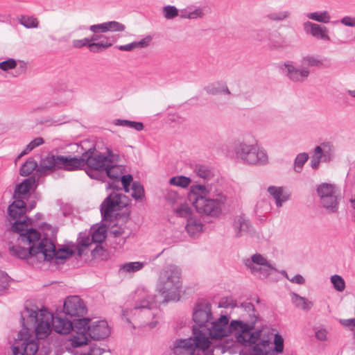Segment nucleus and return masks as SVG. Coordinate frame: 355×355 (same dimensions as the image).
<instances>
[{
    "label": "nucleus",
    "instance_id": "obj_52",
    "mask_svg": "<svg viewBox=\"0 0 355 355\" xmlns=\"http://www.w3.org/2000/svg\"><path fill=\"white\" fill-rule=\"evenodd\" d=\"M274 344L275 347L273 349L271 348L272 354L274 352L282 353L284 350V339L279 334L275 335Z\"/></svg>",
    "mask_w": 355,
    "mask_h": 355
},
{
    "label": "nucleus",
    "instance_id": "obj_44",
    "mask_svg": "<svg viewBox=\"0 0 355 355\" xmlns=\"http://www.w3.org/2000/svg\"><path fill=\"white\" fill-rule=\"evenodd\" d=\"M44 143V139L42 137H37L31 141L25 148V149L18 155L17 159H20L24 155L28 154L33 150L35 148L42 145Z\"/></svg>",
    "mask_w": 355,
    "mask_h": 355
},
{
    "label": "nucleus",
    "instance_id": "obj_56",
    "mask_svg": "<svg viewBox=\"0 0 355 355\" xmlns=\"http://www.w3.org/2000/svg\"><path fill=\"white\" fill-rule=\"evenodd\" d=\"M17 67V62L13 58H9L0 62V69L4 71L13 69Z\"/></svg>",
    "mask_w": 355,
    "mask_h": 355
},
{
    "label": "nucleus",
    "instance_id": "obj_12",
    "mask_svg": "<svg viewBox=\"0 0 355 355\" xmlns=\"http://www.w3.org/2000/svg\"><path fill=\"white\" fill-rule=\"evenodd\" d=\"M317 193L324 208L334 212L338 210V200L334 184L322 183L318 187Z\"/></svg>",
    "mask_w": 355,
    "mask_h": 355
},
{
    "label": "nucleus",
    "instance_id": "obj_13",
    "mask_svg": "<svg viewBox=\"0 0 355 355\" xmlns=\"http://www.w3.org/2000/svg\"><path fill=\"white\" fill-rule=\"evenodd\" d=\"M87 311L83 300L78 295L67 297L63 304L62 313L70 318L84 316Z\"/></svg>",
    "mask_w": 355,
    "mask_h": 355
},
{
    "label": "nucleus",
    "instance_id": "obj_37",
    "mask_svg": "<svg viewBox=\"0 0 355 355\" xmlns=\"http://www.w3.org/2000/svg\"><path fill=\"white\" fill-rule=\"evenodd\" d=\"M114 123L116 125L128 127L137 131H141L144 128V125L141 122L129 121L125 119H116L114 121Z\"/></svg>",
    "mask_w": 355,
    "mask_h": 355
},
{
    "label": "nucleus",
    "instance_id": "obj_2",
    "mask_svg": "<svg viewBox=\"0 0 355 355\" xmlns=\"http://www.w3.org/2000/svg\"><path fill=\"white\" fill-rule=\"evenodd\" d=\"M193 336L177 339L172 347L174 355H207L210 341L205 331L213 319L211 305L207 302L195 304L193 310Z\"/></svg>",
    "mask_w": 355,
    "mask_h": 355
},
{
    "label": "nucleus",
    "instance_id": "obj_5",
    "mask_svg": "<svg viewBox=\"0 0 355 355\" xmlns=\"http://www.w3.org/2000/svg\"><path fill=\"white\" fill-rule=\"evenodd\" d=\"M234 152L236 160L243 164L262 166L268 162L267 153L256 143L239 141L234 145Z\"/></svg>",
    "mask_w": 355,
    "mask_h": 355
},
{
    "label": "nucleus",
    "instance_id": "obj_8",
    "mask_svg": "<svg viewBox=\"0 0 355 355\" xmlns=\"http://www.w3.org/2000/svg\"><path fill=\"white\" fill-rule=\"evenodd\" d=\"M25 312L28 315L30 322L36 325V336L40 339L46 338L51 331L53 314L46 309H41L39 314L37 308L36 309H30L26 307Z\"/></svg>",
    "mask_w": 355,
    "mask_h": 355
},
{
    "label": "nucleus",
    "instance_id": "obj_1",
    "mask_svg": "<svg viewBox=\"0 0 355 355\" xmlns=\"http://www.w3.org/2000/svg\"><path fill=\"white\" fill-rule=\"evenodd\" d=\"M182 286L181 269L173 264L165 266L160 272L156 290L163 299L158 300L157 296L148 295L136 302L135 306L123 310V316H128L130 312L133 315H141L146 318H155L159 312L158 306L161 303L169 301H178Z\"/></svg>",
    "mask_w": 355,
    "mask_h": 355
},
{
    "label": "nucleus",
    "instance_id": "obj_36",
    "mask_svg": "<svg viewBox=\"0 0 355 355\" xmlns=\"http://www.w3.org/2000/svg\"><path fill=\"white\" fill-rule=\"evenodd\" d=\"M71 321H73V329L71 331H87V327L89 326V322L90 321L89 318H85L84 316L73 318H71Z\"/></svg>",
    "mask_w": 355,
    "mask_h": 355
},
{
    "label": "nucleus",
    "instance_id": "obj_35",
    "mask_svg": "<svg viewBox=\"0 0 355 355\" xmlns=\"http://www.w3.org/2000/svg\"><path fill=\"white\" fill-rule=\"evenodd\" d=\"M306 17L309 19L324 24L329 23L331 19L329 12L327 10L322 12H309L306 15Z\"/></svg>",
    "mask_w": 355,
    "mask_h": 355
},
{
    "label": "nucleus",
    "instance_id": "obj_62",
    "mask_svg": "<svg viewBox=\"0 0 355 355\" xmlns=\"http://www.w3.org/2000/svg\"><path fill=\"white\" fill-rule=\"evenodd\" d=\"M338 22H339V21H335L333 23L337 24ZM340 22L346 26L354 27L355 26V17H353L351 16H345L340 20Z\"/></svg>",
    "mask_w": 355,
    "mask_h": 355
},
{
    "label": "nucleus",
    "instance_id": "obj_19",
    "mask_svg": "<svg viewBox=\"0 0 355 355\" xmlns=\"http://www.w3.org/2000/svg\"><path fill=\"white\" fill-rule=\"evenodd\" d=\"M257 318V315L253 314L250 315V320L247 322L238 320H232L228 323V334L230 335L234 332L249 334L250 331L254 329Z\"/></svg>",
    "mask_w": 355,
    "mask_h": 355
},
{
    "label": "nucleus",
    "instance_id": "obj_7",
    "mask_svg": "<svg viewBox=\"0 0 355 355\" xmlns=\"http://www.w3.org/2000/svg\"><path fill=\"white\" fill-rule=\"evenodd\" d=\"M34 183L35 180L33 178H28L17 185L13 195L15 200L8 208V213L11 218L17 219L25 214L26 206L24 199Z\"/></svg>",
    "mask_w": 355,
    "mask_h": 355
},
{
    "label": "nucleus",
    "instance_id": "obj_46",
    "mask_svg": "<svg viewBox=\"0 0 355 355\" xmlns=\"http://www.w3.org/2000/svg\"><path fill=\"white\" fill-rule=\"evenodd\" d=\"M331 282L335 290L339 292H342L345 288V282L344 279L338 275H334L331 277Z\"/></svg>",
    "mask_w": 355,
    "mask_h": 355
},
{
    "label": "nucleus",
    "instance_id": "obj_59",
    "mask_svg": "<svg viewBox=\"0 0 355 355\" xmlns=\"http://www.w3.org/2000/svg\"><path fill=\"white\" fill-rule=\"evenodd\" d=\"M165 199L172 205L179 203L181 200L180 196L175 191H168L165 194Z\"/></svg>",
    "mask_w": 355,
    "mask_h": 355
},
{
    "label": "nucleus",
    "instance_id": "obj_32",
    "mask_svg": "<svg viewBox=\"0 0 355 355\" xmlns=\"http://www.w3.org/2000/svg\"><path fill=\"white\" fill-rule=\"evenodd\" d=\"M293 303L297 307L304 311H309L311 309L313 303L307 300L305 297H301L297 293H293L291 295Z\"/></svg>",
    "mask_w": 355,
    "mask_h": 355
},
{
    "label": "nucleus",
    "instance_id": "obj_48",
    "mask_svg": "<svg viewBox=\"0 0 355 355\" xmlns=\"http://www.w3.org/2000/svg\"><path fill=\"white\" fill-rule=\"evenodd\" d=\"M162 13L166 19H172L179 15L178 9L174 6H166L163 7Z\"/></svg>",
    "mask_w": 355,
    "mask_h": 355
},
{
    "label": "nucleus",
    "instance_id": "obj_10",
    "mask_svg": "<svg viewBox=\"0 0 355 355\" xmlns=\"http://www.w3.org/2000/svg\"><path fill=\"white\" fill-rule=\"evenodd\" d=\"M42 248V259L50 261L54 260L55 263H63L69 259L73 254V251L69 248L63 247L56 249L54 243L50 240H44L40 243Z\"/></svg>",
    "mask_w": 355,
    "mask_h": 355
},
{
    "label": "nucleus",
    "instance_id": "obj_60",
    "mask_svg": "<svg viewBox=\"0 0 355 355\" xmlns=\"http://www.w3.org/2000/svg\"><path fill=\"white\" fill-rule=\"evenodd\" d=\"M270 30L261 29L257 31L255 37L259 41H265L266 40H268V38L270 37Z\"/></svg>",
    "mask_w": 355,
    "mask_h": 355
},
{
    "label": "nucleus",
    "instance_id": "obj_29",
    "mask_svg": "<svg viewBox=\"0 0 355 355\" xmlns=\"http://www.w3.org/2000/svg\"><path fill=\"white\" fill-rule=\"evenodd\" d=\"M152 40L153 37L151 35H147L139 42H133L125 45H120L118 46L117 48L122 51H131L135 49H142L148 46Z\"/></svg>",
    "mask_w": 355,
    "mask_h": 355
},
{
    "label": "nucleus",
    "instance_id": "obj_9",
    "mask_svg": "<svg viewBox=\"0 0 355 355\" xmlns=\"http://www.w3.org/2000/svg\"><path fill=\"white\" fill-rule=\"evenodd\" d=\"M245 266L250 272L259 279H265L277 269L261 254H254L250 259L243 260Z\"/></svg>",
    "mask_w": 355,
    "mask_h": 355
},
{
    "label": "nucleus",
    "instance_id": "obj_3",
    "mask_svg": "<svg viewBox=\"0 0 355 355\" xmlns=\"http://www.w3.org/2000/svg\"><path fill=\"white\" fill-rule=\"evenodd\" d=\"M191 193L194 196L193 206L198 213L211 217L221 214L227 201L223 193H211L204 185L195 184L191 187Z\"/></svg>",
    "mask_w": 355,
    "mask_h": 355
},
{
    "label": "nucleus",
    "instance_id": "obj_57",
    "mask_svg": "<svg viewBox=\"0 0 355 355\" xmlns=\"http://www.w3.org/2000/svg\"><path fill=\"white\" fill-rule=\"evenodd\" d=\"M237 304L235 300L232 297H223L219 302V307L222 308H234L236 307Z\"/></svg>",
    "mask_w": 355,
    "mask_h": 355
},
{
    "label": "nucleus",
    "instance_id": "obj_51",
    "mask_svg": "<svg viewBox=\"0 0 355 355\" xmlns=\"http://www.w3.org/2000/svg\"><path fill=\"white\" fill-rule=\"evenodd\" d=\"M28 225L25 220L22 221L17 220L13 223L12 230L13 232L19 233L21 235V233H24L26 230H28Z\"/></svg>",
    "mask_w": 355,
    "mask_h": 355
},
{
    "label": "nucleus",
    "instance_id": "obj_45",
    "mask_svg": "<svg viewBox=\"0 0 355 355\" xmlns=\"http://www.w3.org/2000/svg\"><path fill=\"white\" fill-rule=\"evenodd\" d=\"M309 155L306 153H299L295 159V171L297 173L301 172L304 164L307 162Z\"/></svg>",
    "mask_w": 355,
    "mask_h": 355
},
{
    "label": "nucleus",
    "instance_id": "obj_20",
    "mask_svg": "<svg viewBox=\"0 0 355 355\" xmlns=\"http://www.w3.org/2000/svg\"><path fill=\"white\" fill-rule=\"evenodd\" d=\"M94 33H105L107 32H123L125 26L117 21H109L101 24H94L89 27Z\"/></svg>",
    "mask_w": 355,
    "mask_h": 355
},
{
    "label": "nucleus",
    "instance_id": "obj_43",
    "mask_svg": "<svg viewBox=\"0 0 355 355\" xmlns=\"http://www.w3.org/2000/svg\"><path fill=\"white\" fill-rule=\"evenodd\" d=\"M191 182V179L184 175L173 177L170 179L169 183L172 185L178 186L182 188L187 187Z\"/></svg>",
    "mask_w": 355,
    "mask_h": 355
},
{
    "label": "nucleus",
    "instance_id": "obj_58",
    "mask_svg": "<svg viewBox=\"0 0 355 355\" xmlns=\"http://www.w3.org/2000/svg\"><path fill=\"white\" fill-rule=\"evenodd\" d=\"M221 85L222 84L217 83L205 87V89L209 94L216 95L222 93Z\"/></svg>",
    "mask_w": 355,
    "mask_h": 355
},
{
    "label": "nucleus",
    "instance_id": "obj_41",
    "mask_svg": "<svg viewBox=\"0 0 355 355\" xmlns=\"http://www.w3.org/2000/svg\"><path fill=\"white\" fill-rule=\"evenodd\" d=\"M132 196L135 200H142L144 197V189L139 182L135 181L132 184Z\"/></svg>",
    "mask_w": 355,
    "mask_h": 355
},
{
    "label": "nucleus",
    "instance_id": "obj_63",
    "mask_svg": "<svg viewBox=\"0 0 355 355\" xmlns=\"http://www.w3.org/2000/svg\"><path fill=\"white\" fill-rule=\"evenodd\" d=\"M240 307L242 308L243 311H246L249 314L250 318V315H256L254 306L250 302H244L241 303Z\"/></svg>",
    "mask_w": 355,
    "mask_h": 355
},
{
    "label": "nucleus",
    "instance_id": "obj_11",
    "mask_svg": "<svg viewBox=\"0 0 355 355\" xmlns=\"http://www.w3.org/2000/svg\"><path fill=\"white\" fill-rule=\"evenodd\" d=\"M114 155V153L109 148H106L105 153H102L95 148H91L83 153L85 166L87 165L88 168L94 169L104 170L107 166L108 162H112L111 155Z\"/></svg>",
    "mask_w": 355,
    "mask_h": 355
},
{
    "label": "nucleus",
    "instance_id": "obj_27",
    "mask_svg": "<svg viewBox=\"0 0 355 355\" xmlns=\"http://www.w3.org/2000/svg\"><path fill=\"white\" fill-rule=\"evenodd\" d=\"M267 191L275 200L277 207H282L283 204L289 199V196L284 193L282 187L270 186L268 187Z\"/></svg>",
    "mask_w": 355,
    "mask_h": 355
},
{
    "label": "nucleus",
    "instance_id": "obj_23",
    "mask_svg": "<svg viewBox=\"0 0 355 355\" xmlns=\"http://www.w3.org/2000/svg\"><path fill=\"white\" fill-rule=\"evenodd\" d=\"M10 250L12 254L19 259H26L29 256H36L38 259H42V248L40 244L37 248L29 247L28 248L19 245L12 246L10 248Z\"/></svg>",
    "mask_w": 355,
    "mask_h": 355
},
{
    "label": "nucleus",
    "instance_id": "obj_55",
    "mask_svg": "<svg viewBox=\"0 0 355 355\" xmlns=\"http://www.w3.org/2000/svg\"><path fill=\"white\" fill-rule=\"evenodd\" d=\"M190 8L191 10H190V19L202 18L205 15L202 8L191 6Z\"/></svg>",
    "mask_w": 355,
    "mask_h": 355
},
{
    "label": "nucleus",
    "instance_id": "obj_33",
    "mask_svg": "<svg viewBox=\"0 0 355 355\" xmlns=\"http://www.w3.org/2000/svg\"><path fill=\"white\" fill-rule=\"evenodd\" d=\"M145 263L140 261L128 262L120 266L119 270L122 272L134 273L141 270Z\"/></svg>",
    "mask_w": 355,
    "mask_h": 355
},
{
    "label": "nucleus",
    "instance_id": "obj_39",
    "mask_svg": "<svg viewBox=\"0 0 355 355\" xmlns=\"http://www.w3.org/2000/svg\"><path fill=\"white\" fill-rule=\"evenodd\" d=\"M291 16L288 10L273 11L266 15V17L273 21H282Z\"/></svg>",
    "mask_w": 355,
    "mask_h": 355
},
{
    "label": "nucleus",
    "instance_id": "obj_40",
    "mask_svg": "<svg viewBox=\"0 0 355 355\" xmlns=\"http://www.w3.org/2000/svg\"><path fill=\"white\" fill-rule=\"evenodd\" d=\"M173 211L180 217L189 218V217H193V210L188 204H180V206L173 208Z\"/></svg>",
    "mask_w": 355,
    "mask_h": 355
},
{
    "label": "nucleus",
    "instance_id": "obj_49",
    "mask_svg": "<svg viewBox=\"0 0 355 355\" xmlns=\"http://www.w3.org/2000/svg\"><path fill=\"white\" fill-rule=\"evenodd\" d=\"M195 171L198 176L203 179H209L212 175L211 171L209 167L206 165H196Z\"/></svg>",
    "mask_w": 355,
    "mask_h": 355
},
{
    "label": "nucleus",
    "instance_id": "obj_50",
    "mask_svg": "<svg viewBox=\"0 0 355 355\" xmlns=\"http://www.w3.org/2000/svg\"><path fill=\"white\" fill-rule=\"evenodd\" d=\"M322 147L323 153L324 155V161H329L331 159L334 153V146L329 141L322 142L321 144Z\"/></svg>",
    "mask_w": 355,
    "mask_h": 355
},
{
    "label": "nucleus",
    "instance_id": "obj_24",
    "mask_svg": "<svg viewBox=\"0 0 355 355\" xmlns=\"http://www.w3.org/2000/svg\"><path fill=\"white\" fill-rule=\"evenodd\" d=\"M21 239L22 241L26 242L29 247L35 248H37L44 240H50L49 238L41 239L40 232L33 228L28 229L24 233H21Z\"/></svg>",
    "mask_w": 355,
    "mask_h": 355
},
{
    "label": "nucleus",
    "instance_id": "obj_26",
    "mask_svg": "<svg viewBox=\"0 0 355 355\" xmlns=\"http://www.w3.org/2000/svg\"><path fill=\"white\" fill-rule=\"evenodd\" d=\"M203 227L201 220L197 216H193L187 219L185 229L191 237L196 238L202 232Z\"/></svg>",
    "mask_w": 355,
    "mask_h": 355
},
{
    "label": "nucleus",
    "instance_id": "obj_14",
    "mask_svg": "<svg viewBox=\"0 0 355 355\" xmlns=\"http://www.w3.org/2000/svg\"><path fill=\"white\" fill-rule=\"evenodd\" d=\"M230 322V316L227 315H221L216 320H211L210 324L205 331V336L208 335L213 339H221L225 336H228V323Z\"/></svg>",
    "mask_w": 355,
    "mask_h": 355
},
{
    "label": "nucleus",
    "instance_id": "obj_28",
    "mask_svg": "<svg viewBox=\"0 0 355 355\" xmlns=\"http://www.w3.org/2000/svg\"><path fill=\"white\" fill-rule=\"evenodd\" d=\"M268 46L273 49H283L288 46L286 38L279 32H271L268 38Z\"/></svg>",
    "mask_w": 355,
    "mask_h": 355
},
{
    "label": "nucleus",
    "instance_id": "obj_18",
    "mask_svg": "<svg viewBox=\"0 0 355 355\" xmlns=\"http://www.w3.org/2000/svg\"><path fill=\"white\" fill-rule=\"evenodd\" d=\"M303 29L306 34L323 41H329V30L324 26L318 24L306 21L303 24Z\"/></svg>",
    "mask_w": 355,
    "mask_h": 355
},
{
    "label": "nucleus",
    "instance_id": "obj_22",
    "mask_svg": "<svg viewBox=\"0 0 355 355\" xmlns=\"http://www.w3.org/2000/svg\"><path fill=\"white\" fill-rule=\"evenodd\" d=\"M232 227L236 237H241L250 233L252 228L250 220L244 215L234 216Z\"/></svg>",
    "mask_w": 355,
    "mask_h": 355
},
{
    "label": "nucleus",
    "instance_id": "obj_6",
    "mask_svg": "<svg viewBox=\"0 0 355 355\" xmlns=\"http://www.w3.org/2000/svg\"><path fill=\"white\" fill-rule=\"evenodd\" d=\"M129 202L130 199L128 197L119 193L116 190H114L104 199L100 205L102 220L107 222H113L117 218L120 214L119 211L123 208H125L123 214H126L128 216L130 211L127 207L129 205Z\"/></svg>",
    "mask_w": 355,
    "mask_h": 355
},
{
    "label": "nucleus",
    "instance_id": "obj_21",
    "mask_svg": "<svg viewBox=\"0 0 355 355\" xmlns=\"http://www.w3.org/2000/svg\"><path fill=\"white\" fill-rule=\"evenodd\" d=\"M58 159L59 169L71 171L85 166L83 154L80 157L59 155Z\"/></svg>",
    "mask_w": 355,
    "mask_h": 355
},
{
    "label": "nucleus",
    "instance_id": "obj_64",
    "mask_svg": "<svg viewBox=\"0 0 355 355\" xmlns=\"http://www.w3.org/2000/svg\"><path fill=\"white\" fill-rule=\"evenodd\" d=\"M89 39L87 37L81 40H74L72 42L73 46L77 49H80L84 46H88Z\"/></svg>",
    "mask_w": 355,
    "mask_h": 355
},
{
    "label": "nucleus",
    "instance_id": "obj_16",
    "mask_svg": "<svg viewBox=\"0 0 355 355\" xmlns=\"http://www.w3.org/2000/svg\"><path fill=\"white\" fill-rule=\"evenodd\" d=\"M52 327L54 331L60 334H68L73 329L71 318L60 312L53 315Z\"/></svg>",
    "mask_w": 355,
    "mask_h": 355
},
{
    "label": "nucleus",
    "instance_id": "obj_47",
    "mask_svg": "<svg viewBox=\"0 0 355 355\" xmlns=\"http://www.w3.org/2000/svg\"><path fill=\"white\" fill-rule=\"evenodd\" d=\"M92 241L93 243H101L105 239V230L103 227H98L94 230L91 234Z\"/></svg>",
    "mask_w": 355,
    "mask_h": 355
},
{
    "label": "nucleus",
    "instance_id": "obj_54",
    "mask_svg": "<svg viewBox=\"0 0 355 355\" xmlns=\"http://www.w3.org/2000/svg\"><path fill=\"white\" fill-rule=\"evenodd\" d=\"M121 184L125 191V192L128 193L130 191V185L132 182V176L130 174L128 175H121V177L119 179V182Z\"/></svg>",
    "mask_w": 355,
    "mask_h": 355
},
{
    "label": "nucleus",
    "instance_id": "obj_61",
    "mask_svg": "<svg viewBox=\"0 0 355 355\" xmlns=\"http://www.w3.org/2000/svg\"><path fill=\"white\" fill-rule=\"evenodd\" d=\"M92 243V238L90 239L89 236L86 235V234H80V236L78 237V245H80L82 247H87L89 246Z\"/></svg>",
    "mask_w": 355,
    "mask_h": 355
},
{
    "label": "nucleus",
    "instance_id": "obj_25",
    "mask_svg": "<svg viewBox=\"0 0 355 355\" xmlns=\"http://www.w3.org/2000/svg\"><path fill=\"white\" fill-rule=\"evenodd\" d=\"M59 155H49L42 159L40 162L37 171L40 173H46L59 169Z\"/></svg>",
    "mask_w": 355,
    "mask_h": 355
},
{
    "label": "nucleus",
    "instance_id": "obj_31",
    "mask_svg": "<svg viewBox=\"0 0 355 355\" xmlns=\"http://www.w3.org/2000/svg\"><path fill=\"white\" fill-rule=\"evenodd\" d=\"M76 335L71 338V345L74 347H80L87 345L89 341V335L87 331H75Z\"/></svg>",
    "mask_w": 355,
    "mask_h": 355
},
{
    "label": "nucleus",
    "instance_id": "obj_42",
    "mask_svg": "<svg viewBox=\"0 0 355 355\" xmlns=\"http://www.w3.org/2000/svg\"><path fill=\"white\" fill-rule=\"evenodd\" d=\"M19 22L27 28H37L39 25V22L36 18L26 15H21L19 18Z\"/></svg>",
    "mask_w": 355,
    "mask_h": 355
},
{
    "label": "nucleus",
    "instance_id": "obj_34",
    "mask_svg": "<svg viewBox=\"0 0 355 355\" xmlns=\"http://www.w3.org/2000/svg\"><path fill=\"white\" fill-rule=\"evenodd\" d=\"M21 355H35L38 351L39 347L35 340H25L21 344Z\"/></svg>",
    "mask_w": 355,
    "mask_h": 355
},
{
    "label": "nucleus",
    "instance_id": "obj_53",
    "mask_svg": "<svg viewBox=\"0 0 355 355\" xmlns=\"http://www.w3.org/2000/svg\"><path fill=\"white\" fill-rule=\"evenodd\" d=\"M86 173L91 178L96 180H101L105 174L104 170L92 168H88Z\"/></svg>",
    "mask_w": 355,
    "mask_h": 355
},
{
    "label": "nucleus",
    "instance_id": "obj_4",
    "mask_svg": "<svg viewBox=\"0 0 355 355\" xmlns=\"http://www.w3.org/2000/svg\"><path fill=\"white\" fill-rule=\"evenodd\" d=\"M301 67H298L295 62L287 60L281 67L282 73L291 82L302 83L310 76L309 67H322L324 64L323 60L319 55H307L302 58Z\"/></svg>",
    "mask_w": 355,
    "mask_h": 355
},
{
    "label": "nucleus",
    "instance_id": "obj_38",
    "mask_svg": "<svg viewBox=\"0 0 355 355\" xmlns=\"http://www.w3.org/2000/svg\"><path fill=\"white\" fill-rule=\"evenodd\" d=\"M38 164L33 158H29L21 167L20 175L22 176L29 175L35 168H38Z\"/></svg>",
    "mask_w": 355,
    "mask_h": 355
},
{
    "label": "nucleus",
    "instance_id": "obj_15",
    "mask_svg": "<svg viewBox=\"0 0 355 355\" xmlns=\"http://www.w3.org/2000/svg\"><path fill=\"white\" fill-rule=\"evenodd\" d=\"M110 159L112 162H108L107 166L105 168L104 171L105 175L114 182L108 183L107 188L116 191L121 190V187L119 186V179L121 175L123 174L124 168L122 165L118 164L119 161V155H111Z\"/></svg>",
    "mask_w": 355,
    "mask_h": 355
},
{
    "label": "nucleus",
    "instance_id": "obj_17",
    "mask_svg": "<svg viewBox=\"0 0 355 355\" xmlns=\"http://www.w3.org/2000/svg\"><path fill=\"white\" fill-rule=\"evenodd\" d=\"M87 334L90 338L100 340L106 338L110 335V330L106 321L98 320L87 327Z\"/></svg>",
    "mask_w": 355,
    "mask_h": 355
},
{
    "label": "nucleus",
    "instance_id": "obj_30",
    "mask_svg": "<svg viewBox=\"0 0 355 355\" xmlns=\"http://www.w3.org/2000/svg\"><path fill=\"white\" fill-rule=\"evenodd\" d=\"M270 344L268 340H261L250 349L251 355H272Z\"/></svg>",
    "mask_w": 355,
    "mask_h": 355
}]
</instances>
